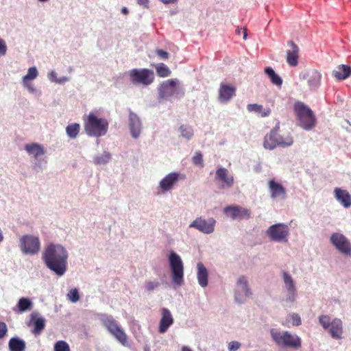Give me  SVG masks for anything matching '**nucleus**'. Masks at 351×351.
I'll return each mask as SVG.
<instances>
[{
    "instance_id": "1",
    "label": "nucleus",
    "mask_w": 351,
    "mask_h": 351,
    "mask_svg": "<svg viewBox=\"0 0 351 351\" xmlns=\"http://www.w3.org/2000/svg\"><path fill=\"white\" fill-rule=\"evenodd\" d=\"M42 259L46 267L61 277L67 271L69 252L61 244L49 243L44 249Z\"/></svg>"
},
{
    "instance_id": "2",
    "label": "nucleus",
    "mask_w": 351,
    "mask_h": 351,
    "mask_svg": "<svg viewBox=\"0 0 351 351\" xmlns=\"http://www.w3.org/2000/svg\"><path fill=\"white\" fill-rule=\"evenodd\" d=\"M293 137L289 131L280 130L278 125L265 136L263 147L266 149L273 150L276 147H288L293 144Z\"/></svg>"
},
{
    "instance_id": "3",
    "label": "nucleus",
    "mask_w": 351,
    "mask_h": 351,
    "mask_svg": "<svg viewBox=\"0 0 351 351\" xmlns=\"http://www.w3.org/2000/svg\"><path fill=\"white\" fill-rule=\"evenodd\" d=\"M109 123L106 118L99 117L96 112H90L84 119V129L88 136L101 137L108 130Z\"/></svg>"
},
{
    "instance_id": "4",
    "label": "nucleus",
    "mask_w": 351,
    "mask_h": 351,
    "mask_svg": "<svg viewBox=\"0 0 351 351\" xmlns=\"http://www.w3.org/2000/svg\"><path fill=\"white\" fill-rule=\"evenodd\" d=\"M272 341L280 348L299 349L302 345L301 338L287 330L272 328L269 330Z\"/></svg>"
},
{
    "instance_id": "5",
    "label": "nucleus",
    "mask_w": 351,
    "mask_h": 351,
    "mask_svg": "<svg viewBox=\"0 0 351 351\" xmlns=\"http://www.w3.org/2000/svg\"><path fill=\"white\" fill-rule=\"evenodd\" d=\"M298 125L305 130H311L315 126L316 118L313 112L303 102L298 101L294 105Z\"/></svg>"
},
{
    "instance_id": "6",
    "label": "nucleus",
    "mask_w": 351,
    "mask_h": 351,
    "mask_svg": "<svg viewBox=\"0 0 351 351\" xmlns=\"http://www.w3.org/2000/svg\"><path fill=\"white\" fill-rule=\"evenodd\" d=\"M169 262L172 282L177 286H181L184 282V265L180 256L176 252H171Z\"/></svg>"
},
{
    "instance_id": "7",
    "label": "nucleus",
    "mask_w": 351,
    "mask_h": 351,
    "mask_svg": "<svg viewBox=\"0 0 351 351\" xmlns=\"http://www.w3.org/2000/svg\"><path fill=\"white\" fill-rule=\"evenodd\" d=\"M265 234L271 241L286 243L289 241L290 228L286 223H278L270 226Z\"/></svg>"
},
{
    "instance_id": "8",
    "label": "nucleus",
    "mask_w": 351,
    "mask_h": 351,
    "mask_svg": "<svg viewBox=\"0 0 351 351\" xmlns=\"http://www.w3.org/2000/svg\"><path fill=\"white\" fill-rule=\"evenodd\" d=\"M99 319L108 331L122 345L125 346L127 336L112 315L101 314Z\"/></svg>"
},
{
    "instance_id": "9",
    "label": "nucleus",
    "mask_w": 351,
    "mask_h": 351,
    "mask_svg": "<svg viewBox=\"0 0 351 351\" xmlns=\"http://www.w3.org/2000/svg\"><path fill=\"white\" fill-rule=\"evenodd\" d=\"M319 323L325 329L328 330L331 337L335 339L342 338L343 332V322L339 318H334L332 320L326 315L319 317Z\"/></svg>"
},
{
    "instance_id": "10",
    "label": "nucleus",
    "mask_w": 351,
    "mask_h": 351,
    "mask_svg": "<svg viewBox=\"0 0 351 351\" xmlns=\"http://www.w3.org/2000/svg\"><path fill=\"white\" fill-rule=\"evenodd\" d=\"M24 149L34 158V168L42 169L45 167L47 160L43 157L45 150L42 145L36 143H28L25 145Z\"/></svg>"
},
{
    "instance_id": "11",
    "label": "nucleus",
    "mask_w": 351,
    "mask_h": 351,
    "mask_svg": "<svg viewBox=\"0 0 351 351\" xmlns=\"http://www.w3.org/2000/svg\"><path fill=\"white\" fill-rule=\"evenodd\" d=\"M19 247L25 255H36L40 250V241L38 237L25 234L19 239Z\"/></svg>"
},
{
    "instance_id": "12",
    "label": "nucleus",
    "mask_w": 351,
    "mask_h": 351,
    "mask_svg": "<svg viewBox=\"0 0 351 351\" xmlns=\"http://www.w3.org/2000/svg\"><path fill=\"white\" fill-rule=\"evenodd\" d=\"M252 295L249 285L247 277L240 276L237 278L236 285L234 289V300L237 303L243 304L247 298Z\"/></svg>"
},
{
    "instance_id": "13",
    "label": "nucleus",
    "mask_w": 351,
    "mask_h": 351,
    "mask_svg": "<svg viewBox=\"0 0 351 351\" xmlns=\"http://www.w3.org/2000/svg\"><path fill=\"white\" fill-rule=\"evenodd\" d=\"M131 82L134 85H143L147 86L153 83L154 73L153 71L147 69H133L129 71Z\"/></svg>"
},
{
    "instance_id": "14",
    "label": "nucleus",
    "mask_w": 351,
    "mask_h": 351,
    "mask_svg": "<svg viewBox=\"0 0 351 351\" xmlns=\"http://www.w3.org/2000/svg\"><path fill=\"white\" fill-rule=\"evenodd\" d=\"M301 84H306L311 91L317 90L321 84L322 74L315 69H307L300 73Z\"/></svg>"
},
{
    "instance_id": "15",
    "label": "nucleus",
    "mask_w": 351,
    "mask_h": 351,
    "mask_svg": "<svg viewBox=\"0 0 351 351\" xmlns=\"http://www.w3.org/2000/svg\"><path fill=\"white\" fill-rule=\"evenodd\" d=\"M217 221L213 217L205 218L203 216L195 218L189 226L204 234H211L215 232Z\"/></svg>"
},
{
    "instance_id": "16",
    "label": "nucleus",
    "mask_w": 351,
    "mask_h": 351,
    "mask_svg": "<svg viewBox=\"0 0 351 351\" xmlns=\"http://www.w3.org/2000/svg\"><path fill=\"white\" fill-rule=\"evenodd\" d=\"M181 174L176 171L170 172L163 177L157 186L158 194L171 192L180 179Z\"/></svg>"
},
{
    "instance_id": "17",
    "label": "nucleus",
    "mask_w": 351,
    "mask_h": 351,
    "mask_svg": "<svg viewBox=\"0 0 351 351\" xmlns=\"http://www.w3.org/2000/svg\"><path fill=\"white\" fill-rule=\"evenodd\" d=\"M330 243L343 255L351 256V243L342 233H332L330 237Z\"/></svg>"
},
{
    "instance_id": "18",
    "label": "nucleus",
    "mask_w": 351,
    "mask_h": 351,
    "mask_svg": "<svg viewBox=\"0 0 351 351\" xmlns=\"http://www.w3.org/2000/svg\"><path fill=\"white\" fill-rule=\"evenodd\" d=\"M223 213L232 220H243L250 218V211L238 205H230L223 208Z\"/></svg>"
},
{
    "instance_id": "19",
    "label": "nucleus",
    "mask_w": 351,
    "mask_h": 351,
    "mask_svg": "<svg viewBox=\"0 0 351 351\" xmlns=\"http://www.w3.org/2000/svg\"><path fill=\"white\" fill-rule=\"evenodd\" d=\"M38 76V71L34 66L27 69L26 75L21 80V83L24 88H25L30 94L36 95L40 93L38 90L34 86L32 81L36 80Z\"/></svg>"
},
{
    "instance_id": "20",
    "label": "nucleus",
    "mask_w": 351,
    "mask_h": 351,
    "mask_svg": "<svg viewBox=\"0 0 351 351\" xmlns=\"http://www.w3.org/2000/svg\"><path fill=\"white\" fill-rule=\"evenodd\" d=\"M177 79H170L162 82L158 87V94L160 99H170L177 92Z\"/></svg>"
},
{
    "instance_id": "21",
    "label": "nucleus",
    "mask_w": 351,
    "mask_h": 351,
    "mask_svg": "<svg viewBox=\"0 0 351 351\" xmlns=\"http://www.w3.org/2000/svg\"><path fill=\"white\" fill-rule=\"evenodd\" d=\"M128 126L132 137L138 138L141 134L143 125L140 117L131 110H129Z\"/></svg>"
},
{
    "instance_id": "22",
    "label": "nucleus",
    "mask_w": 351,
    "mask_h": 351,
    "mask_svg": "<svg viewBox=\"0 0 351 351\" xmlns=\"http://www.w3.org/2000/svg\"><path fill=\"white\" fill-rule=\"evenodd\" d=\"M268 189L270 194V197L272 199L284 200L287 197L285 188L281 184L276 182L274 180H271L268 182Z\"/></svg>"
},
{
    "instance_id": "23",
    "label": "nucleus",
    "mask_w": 351,
    "mask_h": 351,
    "mask_svg": "<svg viewBox=\"0 0 351 351\" xmlns=\"http://www.w3.org/2000/svg\"><path fill=\"white\" fill-rule=\"evenodd\" d=\"M162 317L160 320L158 331L163 334L167 332L170 326L173 324V317L170 311L167 308H162L161 310Z\"/></svg>"
},
{
    "instance_id": "24",
    "label": "nucleus",
    "mask_w": 351,
    "mask_h": 351,
    "mask_svg": "<svg viewBox=\"0 0 351 351\" xmlns=\"http://www.w3.org/2000/svg\"><path fill=\"white\" fill-rule=\"evenodd\" d=\"M235 90L234 87L221 84L219 89V101L221 104H227L235 95Z\"/></svg>"
},
{
    "instance_id": "25",
    "label": "nucleus",
    "mask_w": 351,
    "mask_h": 351,
    "mask_svg": "<svg viewBox=\"0 0 351 351\" xmlns=\"http://www.w3.org/2000/svg\"><path fill=\"white\" fill-rule=\"evenodd\" d=\"M216 178L221 180L223 183L222 188L226 186L232 187L234 184V178L229 171L225 167H219L215 172Z\"/></svg>"
},
{
    "instance_id": "26",
    "label": "nucleus",
    "mask_w": 351,
    "mask_h": 351,
    "mask_svg": "<svg viewBox=\"0 0 351 351\" xmlns=\"http://www.w3.org/2000/svg\"><path fill=\"white\" fill-rule=\"evenodd\" d=\"M288 46L290 49L287 51V62L291 66H295L298 63L299 48L292 40L288 42Z\"/></svg>"
},
{
    "instance_id": "27",
    "label": "nucleus",
    "mask_w": 351,
    "mask_h": 351,
    "mask_svg": "<svg viewBox=\"0 0 351 351\" xmlns=\"http://www.w3.org/2000/svg\"><path fill=\"white\" fill-rule=\"evenodd\" d=\"M30 324L34 326L32 333L39 335L45 327V319L36 312H33L30 315Z\"/></svg>"
},
{
    "instance_id": "28",
    "label": "nucleus",
    "mask_w": 351,
    "mask_h": 351,
    "mask_svg": "<svg viewBox=\"0 0 351 351\" xmlns=\"http://www.w3.org/2000/svg\"><path fill=\"white\" fill-rule=\"evenodd\" d=\"M335 197L345 208L351 206V195L344 189L335 188L334 189Z\"/></svg>"
},
{
    "instance_id": "29",
    "label": "nucleus",
    "mask_w": 351,
    "mask_h": 351,
    "mask_svg": "<svg viewBox=\"0 0 351 351\" xmlns=\"http://www.w3.org/2000/svg\"><path fill=\"white\" fill-rule=\"evenodd\" d=\"M197 279L201 287L205 288L208 286V272L206 267L201 262L197 264Z\"/></svg>"
},
{
    "instance_id": "30",
    "label": "nucleus",
    "mask_w": 351,
    "mask_h": 351,
    "mask_svg": "<svg viewBox=\"0 0 351 351\" xmlns=\"http://www.w3.org/2000/svg\"><path fill=\"white\" fill-rule=\"evenodd\" d=\"M282 291L297 290L296 282L292 276L287 272L283 271L282 275Z\"/></svg>"
},
{
    "instance_id": "31",
    "label": "nucleus",
    "mask_w": 351,
    "mask_h": 351,
    "mask_svg": "<svg viewBox=\"0 0 351 351\" xmlns=\"http://www.w3.org/2000/svg\"><path fill=\"white\" fill-rule=\"evenodd\" d=\"M302 324L301 317L298 313H289L285 317L284 322H282V325L285 327L291 326H299Z\"/></svg>"
},
{
    "instance_id": "32",
    "label": "nucleus",
    "mask_w": 351,
    "mask_h": 351,
    "mask_svg": "<svg viewBox=\"0 0 351 351\" xmlns=\"http://www.w3.org/2000/svg\"><path fill=\"white\" fill-rule=\"evenodd\" d=\"M350 74L351 67L345 64L339 65L332 71V75L339 80L348 78Z\"/></svg>"
},
{
    "instance_id": "33",
    "label": "nucleus",
    "mask_w": 351,
    "mask_h": 351,
    "mask_svg": "<svg viewBox=\"0 0 351 351\" xmlns=\"http://www.w3.org/2000/svg\"><path fill=\"white\" fill-rule=\"evenodd\" d=\"M247 110L250 112L260 114L261 117H268L271 113L269 108H264L262 105L256 104H250L247 106Z\"/></svg>"
},
{
    "instance_id": "34",
    "label": "nucleus",
    "mask_w": 351,
    "mask_h": 351,
    "mask_svg": "<svg viewBox=\"0 0 351 351\" xmlns=\"http://www.w3.org/2000/svg\"><path fill=\"white\" fill-rule=\"evenodd\" d=\"M180 136L187 141H191L194 136V130L192 126L183 124L178 128Z\"/></svg>"
},
{
    "instance_id": "35",
    "label": "nucleus",
    "mask_w": 351,
    "mask_h": 351,
    "mask_svg": "<svg viewBox=\"0 0 351 351\" xmlns=\"http://www.w3.org/2000/svg\"><path fill=\"white\" fill-rule=\"evenodd\" d=\"M33 306L32 302L27 298H21L19 299L16 308L14 311L22 313L27 310H30Z\"/></svg>"
},
{
    "instance_id": "36",
    "label": "nucleus",
    "mask_w": 351,
    "mask_h": 351,
    "mask_svg": "<svg viewBox=\"0 0 351 351\" xmlns=\"http://www.w3.org/2000/svg\"><path fill=\"white\" fill-rule=\"evenodd\" d=\"M9 349L10 351H24L25 343L18 337H12L9 341Z\"/></svg>"
},
{
    "instance_id": "37",
    "label": "nucleus",
    "mask_w": 351,
    "mask_h": 351,
    "mask_svg": "<svg viewBox=\"0 0 351 351\" xmlns=\"http://www.w3.org/2000/svg\"><path fill=\"white\" fill-rule=\"evenodd\" d=\"M265 73L268 75L273 84L278 87H281L282 80L271 67H266Z\"/></svg>"
},
{
    "instance_id": "38",
    "label": "nucleus",
    "mask_w": 351,
    "mask_h": 351,
    "mask_svg": "<svg viewBox=\"0 0 351 351\" xmlns=\"http://www.w3.org/2000/svg\"><path fill=\"white\" fill-rule=\"evenodd\" d=\"M284 298L283 301L288 306H291L297 300L298 290L287 291L283 292Z\"/></svg>"
},
{
    "instance_id": "39",
    "label": "nucleus",
    "mask_w": 351,
    "mask_h": 351,
    "mask_svg": "<svg viewBox=\"0 0 351 351\" xmlns=\"http://www.w3.org/2000/svg\"><path fill=\"white\" fill-rule=\"evenodd\" d=\"M111 159V154L108 152H104L101 154H97L94 157V163L97 165H105L109 162Z\"/></svg>"
},
{
    "instance_id": "40",
    "label": "nucleus",
    "mask_w": 351,
    "mask_h": 351,
    "mask_svg": "<svg viewBox=\"0 0 351 351\" xmlns=\"http://www.w3.org/2000/svg\"><path fill=\"white\" fill-rule=\"evenodd\" d=\"M80 124L75 123L66 126V133L70 138H75L80 132Z\"/></svg>"
},
{
    "instance_id": "41",
    "label": "nucleus",
    "mask_w": 351,
    "mask_h": 351,
    "mask_svg": "<svg viewBox=\"0 0 351 351\" xmlns=\"http://www.w3.org/2000/svg\"><path fill=\"white\" fill-rule=\"evenodd\" d=\"M156 73L158 76L162 77H168L171 74V71L167 66L163 63H159L154 65Z\"/></svg>"
},
{
    "instance_id": "42",
    "label": "nucleus",
    "mask_w": 351,
    "mask_h": 351,
    "mask_svg": "<svg viewBox=\"0 0 351 351\" xmlns=\"http://www.w3.org/2000/svg\"><path fill=\"white\" fill-rule=\"evenodd\" d=\"M54 351H70L69 346L64 341H58L54 345Z\"/></svg>"
},
{
    "instance_id": "43",
    "label": "nucleus",
    "mask_w": 351,
    "mask_h": 351,
    "mask_svg": "<svg viewBox=\"0 0 351 351\" xmlns=\"http://www.w3.org/2000/svg\"><path fill=\"white\" fill-rule=\"evenodd\" d=\"M192 162L194 165L203 167V156L200 152H196L192 158Z\"/></svg>"
},
{
    "instance_id": "44",
    "label": "nucleus",
    "mask_w": 351,
    "mask_h": 351,
    "mask_svg": "<svg viewBox=\"0 0 351 351\" xmlns=\"http://www.w3.org/2000/svg\"><path fill=\"white\" fill-rule=\"evenodd\" d=\"M160 285L159 281L154 280V281H146L145 284V287L148 291H152L159 287Z\"/></svg>"
},
{
    "instance_id": "45",
    "label": "nucleus",
    "mask_w": 351,
    "mask_h": 351,
    "mask_svg": "<svg viewBox=\"0 0 351 351\" xmlns=\"http://www.w3.org/2000/svg\"><path fill=\"white\" fill-rule=\"evenodd\" d=\"M68 298L72 302H76L80 300L79 293L77 289H73L71 290L67 294Z\"/></svg>"
},
{
    "instance_id": "46",
    "label": "nucleus",
    "mask_w": 351,
    "mask_h": 351,
    "mask_svg": "<svg viewBox=\"0 0 351 351\" xmlns=\"http://www.w3.org/2000/svg\"><path fill=\"white\" fill-rule=\"evenodd\" d=\"M241 343L237 341H232L228 344V350L229 351H237L241 348Z\"/></svg>"
},
{
    "instance_id": "47",
    "label": "nucleus",
    "mask_w": 351,
    "mask_h": 351,
    "mask_svg": "<svg viewBox=\"0 0 351 351\" xmlns=\"http://www.w3.org/2000/svg\"><path fill=\"white\" fill-rule=\"evenodd\" d=\"M7 50L8 48L5 41L0 38V57L5 56Z\"/></svg>"
},
{
    "instance_id": "48",
    "label": "nucleus",
    "mask_w": 351,
    "mask_h": 351,
    "mask_svg": "<svg viewBox=\"0 0 351 351\" xmlns=\"http://www.w3.org/2000/svg\"><path fill=\"white\" fill-rule=\"evenodd\" d=\"M48 79L51 82L56 83L58 80L57 73L54 70H51L47 73Z\"/></svg>"
},
{
    "instance_id": "49",
    "label": "nucleus",
    "mask_w": 351,
    "mask_h": 351,
    "mask_svg": "<svg viewBox=\"0 0 351 351\" xmlns=\"http://www.w3.org/2000/svg\"><path fill=\"white\" fill-rule=\"evenodd\" d=\"M156 53L161 58V59H163V60H166V59H168L169 58V53L168 52L165 51H163L162 49H156Z\"/></svg>"
},
{
    "instance_id": "50",
    "label": "nucleus",
    "mask_w": 351,
    "mask_h": 351,
    "mask_svg": "<svg viewBox=\"0 0 351 351\" xmlns=\"http://www.w3.org/2000/svg\"><path fill=\"white\" fill-rule=\"evenodd\" d=\"M7 332V326L3 322H0V339H2Z\"/></svg>"
},
{
    "instance_id": "51",
    "label": "nucleus",
    "mask_w": 351,
    "mask_h": 351,
    "mask_svg": "<svg viewBox=\"0 0 351 351\" xmlns=\"http://www.w3.org/2000/svg\"><path fill=\"white\" fill-rule=\"evenodd\" d=\"M137 1V3L140 5V6H142L145 8H149V0H136Z\"/></svg>"
},
{
    "instance_id": "52",
    "label": "nucleus",
    "mask_w": 351,
    "mask_h": 351,
    "mask_svg": "<svg viewBox=\"0 0 351 351\" xmlns=\"http://www.w3.org/2000/svg\"><path fill=\"white\" fill-rule=\"evenodd\" d=\"M69 80H70V78L69 77L63 76V77L58 78L56 84H64V83L69 82Z\"/></svg>"
},
{
    "instance_id": "53",
    "label": "nucleus",
    "mask_w": 351,
    "mask_h": 351,
    "mask_svg": "<svg viewBox=\"0 0 351 351\" xmlns=\"http://www.w3.org/2000/svg\"><path fill=\"white\" fill-rule=\"evenodd\" d=\"M345 123H346L347 125H343V128H345L347 131L348 132H351V125L350 124V123L348 121H345Z\"/></svg>"
},
{
    "instance_id": "54",
    "label": "nucleus",
    "mask_w": 351,
    "mask_h": 351,
    "mask_svg": "<svg viewBox=\"0 0 351 351\" xmlns=\"http://www.w3.org/2000/svg\"><path fill=\"white\" fill-rule=\"evenodd\" d=\"M121 12L126 15L128 14L129 11H128V9L126 8V7H123L122 9H121Z\"/></svg>"
},
{
    "instance_id": "55",
    "label": "nucleus",
    "mask_w": 351,
    "mask_h": 351,
    "mask_svg": "<svg viewBox=\"0 0 351 351\" xmlns=\"http://www.w3.org/2000/svg\"><path fill=\"white\" fill-rule=\"evenodd\" d=\"M242 32H243V38L244 40H246L247 36V29H245V28H243V30H242Z\"/></svg>"
},
{
    "instance_id": "56",
    "label": "nucleus",
    "mask_w": 351,
    "mask_h": 351,
    "mask_svg": "<svg viewBox=\"0 0 351 351\" xmlns=\"http://www.w3.org/2000/svg\"><path fill=\"white\" fill-rule=\"evenodd\" d=\"M182 351H192V350L187 346H183L182 348Z\"/></svg>"
},
{
    "instance_id": "57",
    "label": "nucleus",
    "mask_w": 351,
    "mask_h": 351,
    "mask_svg": "<svg viewBox=\"0 0 351 351\" xmlns=\"http://www.w3.org/2000/svg\"><path fill=\"white\" fill-rule=\"evenodd\" d=\"M241 30H242L241 29L237 28V30H236L237 34H241Z\"/></svg>"
},
{
    "instance_id": "58",
    "label": "nucleus",
    "mask_w": 351,
    "mask_h": 351,
    "mask_svg": "<svg viewBox=\"0 0 351 351\" xmlns=\"http://www.w3.org/2000/svg\"><path fill=\"white\" fill-rule=\"evenodd\" d=\"M38 1H40V2H47L49 0H38Z\"/></svg>"
}]
</instances>
